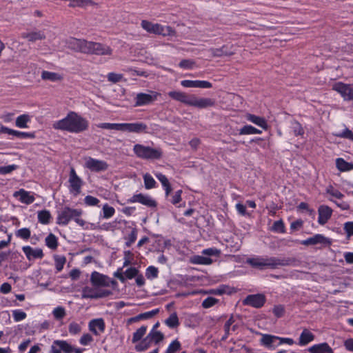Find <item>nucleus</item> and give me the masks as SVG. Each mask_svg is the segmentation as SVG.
Segmentation results:
<instances>
[{"label": "nucleus", "mask_w": 353, "mask_h": 353, "mask_svg": "<svg viewBox=\"0 0 353 353\" xmlns=\"http://www.w3.org/2000/svg\"><path fill=\"white\" fill-rule=\"evenodd\" d=\"M88 121L74 112H70L67 116L56 121L53 128L72 133H81L88 128Z\"/></svg>", "instance_id": "obj_1"}, {"label": "nucleus", "mask_w": 353, "mask_h": 353, "mask_svg": "<svg viewBox=\"0 0 353 353\" xmlns=\"http://www.w3.org/2000/svg\"><path fill=\"white\" fill-rule=\"evenodd\" d=\"M168 95L175 101L201 109L212 107L215 104V101L212 99L197 98L194 94L188 95L181 91H170Z\"/></svg>", "instance_id": "obj_2"}, {"label": "nucleus", "mask_w": 353, "mask_h": 353, "mask_svg": "<svg viewBox=\"0 0 353 353\" xmlns=\"http://www.w3.org/2000/svg\"><path fill=\"white\" fill-rule=\"evenodd\" d=\"M294 259L279 257H256L247 260V263L252 267L264 270L265 268L276 269L279 266H288L292 264Z\"/></svg>", "instance_id": "obj_3"}, {"label": "nucleus", "mask_w": 353, "mask_h": 353, "mask_svg": "<svg viewBox=\"0 0 353 353\" xmlns=\"http://www.w3.org/2000/svg\"><path fill=\"white\" fill-rule=\"evenodd\" d=\"M82 210L64 206L57 212V224L67 225L71 220H74L79 225L83 227L85 222L81 219Z\"/></svg>", "instance_id": "obj_4"}, {"label": "nucleus", "mask_w": 353, "mask_h": 353, "mask_svg": "<svg viewBox=\"0 0 353 353\" xmlns=\"http://www.w3.org/2000/svg\"><path fill=\"white\" fill-rule=\"evenodd\" d=\"M97 127L102 129L115 130L134 133L146 132L148 129L147 125L142 122L123 123H101L98 124Z\"/></svg>", "instance_id": "obj_5"}, {"label": "nucleus", "mask_w": 353, "mask_h": 353, "mask_svg": "<svg viewBox=\"0 0 353 353\" xmlns=\"http://www.w3.org/2000/svg\"><path fill=\"white\" fill-rule=\"evenodd\" d=\"M133 151L138 157L143 159H159L163 154L160 148H153L141 144L134 145Z\"/></svg>", "instance_id": "obj_6"}, {"label": "nucleus", "mask_w": 353, "mask_h": 353, "mask_svg": "<svg viewBox=\"0 0 353 353\" xmlns=\"http://www.w3.org/2000/svg\"><path fill=\"white\" fill-rule=\"evenodd\" d=\"M141 28L146 32L163 36L172 35L174 30L170 26H163L159 23H153L147 20H142Z\"/></svg>", "instance_id": "obj_7"}, {"label": "nucleus", "mask_w": 353, "mask_h": 353, "mask_svg": "<svg viewBox=\"0 0 353 353\" xmlns=\"http://www.w3.org/2000/svg\"><path fill=\"white\" fill-rule=\"evenodd\" d=\"M90 282L95 287H109L110 285L112 286L117 285L115 280L110 279L108 276L97 271H94L91 274Z\"/></svg>", "instance_id": "obj_8"}, {"label": "nucleus", "mask_w": 353, "mask_h": 353, "mask_svg": "<svg viewBox=\"0 0 353 353\" xmlns=\"http://www.w3.org/2000/svg\"><path fill=\"white\" fill-rule=\"evenodd\" d=\"M86 54H92L96 55H110L112 53V48L105 44L89 41Z\"/></svg>", "instance_id": "obj_9"}, {"label": "nucleus", "mask_w": 353, "mask_h": 353, "mask_svg": "<svg viewBox=\"0 0 353 353\" xmlns=\"http://www.w3.org/2000/svg\"><path fill=\"white\" fill-rule=\"evenodd\" d=\"M332 90L339 92L344 100H353V83L346 84L343 82H337L332 85Z\"/></svg>", "instance_id": "obj_10"}, {"label": "nucleus", "mask_w": 353, "mask_h": 353, "mask_svg": "<svg viewBox=\"0 0 353 353\" xmlns=\"http://www.w3.org/2000/svg\"><path fill=\"white\" fill-rule=\"evenodd\" d=\"M68 182L70 183L69 190L71 193L75 195L80 194L83 185L82 179L77 174L73 167L70 168Z\"/></svg>", "instance_id": "obj_11"}, {"label": "nucleus", "mask_w": 353, "mask_h": 353, "mask_svg": "<svg viewBox=\"0 0 353 353\" xmlns=\"http://www.w3.org/2000/svg\"><path fill=\"white\" fill-rule=\"evenodd\" d=\"M85 168L91 172H99L105 171L108 168V164L104 161L96 159L90 157L85 158Z\"/></svg>", "instance_id": "obj_12"}, {"label": "nucleus", "mask_w": 353, "mask_h": 353, "mask_svg": "<svg viewBox=\"0 0 353 353\" xmlns=\"http://www.w3.org/2000/svg\"><path fill=\"white\" fill-rule=\"evenodd\" d=\"M89 41L85 39H79L74 37L69 38L65 43L67 47L77 52L86 54Z\"/></svg>", "instance_id": "obj_13"}, {"label": "nucleus", "mask_w": 353, "mask_h": 353, "mask_svg": "<svg viewBox=\"0 0 353 353\" xmlns=\"http://www.w3.org/2000/svg\"><path fill=\"white\" fill-rule=\"evenodd\" d=\"M301 244L305 246L321 245L323 247H327L331 245L332 241L323 234H316L311 237L301 241Z\"/></svg>", "instance_id": "obj_14"}, {"label": "nucleus", "mask_w": 353, "mask_h": 353, "mask_svg": "<svg viewBox=\"0 0 353 353\" xmlns=\"http://www.w3.org/2000/svg\"><path fill=\"white\" fill-rule=\"evenodd\" d=\"M265 301V296L263 294H250L243 301V304L260 308L264 305Z\"/></svg>", "instance_id": "obj_15"}, {"label": "nucleus", "mask_w": 353, "mask_h": 353, "mask_svg": "<svg viewBox=\"0 0 353 353\" xmlns=\"http://www.w3.org/2000/svg\"><path fill=\"white\" fill-rule=\"evenodd\" d=\"M160 94L156 92H151V94L139 93L135 97V106H142L152 103L157 99Z\"/></svg>", "instance_id": "obj_16"}, {"label": "nucleus", "mask_w": 353, "mask_h": 353, "mask_svg": "<svg viewBox=\"0 0 353 353\" xmlns=\"http://www.w3.org/2000/svg\"><path fill=\"white\" fill-rule=\"evenodd\" d=\"M128 203H140L142 205L150 208L157 206V202L150 196L144 195L141 193L133 195L130 199H128Z\"/></svg>", "instance_id": "obj_17"}, {"label": "nucleus", "mask_w": 353, "mask_h": 353, "mask_svg": "<svg viewBox=\"0 0 353 353\" xmlns=\"http://www.w3.org/2000/svg\"><path fill=\"white\" fill-rule=\"evenodd\" d=\"M123 268H119L117 272L114 273V276L117 278L121 283H125L126 279H132L137 276L139 270L136 268H130L127 269L123 273L122 272Z\"/></svg>", "instance_id": "obj_18"}, {"label": "nucleus", "mask_w": 353, "mask_h": 353, "mask_svg": "<svg viewBox=\"0 0 353 353\" xmlns=\"http://www.w3.org/2000/svg\"><path fill=\"white\" fill-rule=\"evenodd\" d=\"M212 55L214 57H221L223 56H231L234 54V49L232 45H223L219 48H210L209 50Z\"/></svg>", "instance_id": "obj_19"}, {"label": "nucleus", "mask_w": 353, "mask_h": 353, "mask_svg": "<svg viewBox=\"0 0 353 353\" xmlns=\"http://www.w3.org/2000/svg\"><path fill=\"white\" fill-rule=\"evenodd\" d=\"M88 327L90 332L94 335L98 336L105 331V321L102 318L92 319L89 322Z\"/></svg>", "instance_id": "obj_20"}, {"label": "nucleus", "mask_w": 353, "mask_h": 353, "mask_svg": "<svg viewBox=\"0 0 353 353\" xmlns=\"http://www.w3.org/2000/svg\"><path fill=\"white\" fill-rule=\"evenodd\" d=\"M318 212V223L323 225H325L330 219L332 214V210L327 205H322L319 208Z\"/></svg>", "instance_id": "obj_21"}, {"label": "nucleus", "mask_w": 353, "mask_h": 353, "mask_svg": "<svg viewBox=\"0 0 353 353\" xmlns=\"http://www.w3.org/2000/svg\"><path fill=\"white\" fill-rule=\"evenodd\" d=\"M22 250L28 261L36 259H42L44 256L43 250L41 248L33 249L29 245L23 246Z\"/></svg>", "instance_id": "obj_22"}, {"label": "nucleus", "mask_w": 353, "mask_h": 353, "mask_svg": "<svg viewBox=\"0 0 353 353\" xmlns=\"http://www.w3.org/2000/svg\"><path fill=\"white\" fill-rule=\"evenodd\" d=\"M181 85L185 88H210L212 87L210 82L200 80H183L181 81Z\"/></svg>", "instance_id": "obj_23"}, {"label": "nucleus", "mask_w": 353, "mask_h": 353, "mask_svg": "<svg viewBox=\"0 0 353 353\" xmlns=\"http://www.w3.org/2000/svg\"><path fill=\"white\" fill-rule=\"evenodd\" d=\"M0 132L10 135L15 136L19 139H34L35 137L34 132H24L10 129L8 127L2 126Z\"/></svg>", "instance_id": "obj_24"}, {"label": "nucleus", "mask_w": 353, "mask_h": 353, "mask_svg": "<svg viewBox=\"0 0 353 353\" xmlns=\"http://www.w3.org/2000/svg\"><path fill=\"white\" fill-rule=\"evenodd\" d=\"M308 351L311 353H334L332 349L325 342L311 346Z\"/></svg>", "instance_id": "obj_25"}, {"label": "nucleus", "mask_w": 353, "mask_h": 353, "mask_svg": "<svg viewBox=\"0 0 353 353\" xmlns=\"http://www.w3.org/2000/svg\"><path fill=\"white\" fill-rule=\"evenodd\" d=\"M315 336L307 329H303L300 334L298 344L300 346H305L309 343L314 341Z\"/></svg>", "instance_id": "obj_26"}, {"label": "nucleus", "mask_w": 353, "mask_h": 353, "mask_svg": "<svg viewBox=\"0 0 353 353\" xmlns=\"http://www.w3.org/2000/svg\"><path fill=\"white\" fill-rule=\"evenodd\" d=\"M21 37L23 39H27L28 41L35 42L39 40L45 39L46 35L42 31H35L30 32H23L21 33Z\"/></svg>", "instance_id": "obj_27"}, {"label": "nucleus", "mask_w": 353, "mask_h": 353, "mask_svg": "<svg viewBox=\"0 0 353 353\" xmlns=\"http://www.w3.org/2000/svg\"><path fill=\"white\" fill-rule=\"evenodd\" d=\"M14 196H19L20 201L26 204H31L34 201V196L31 195L28 192L23 189H20L19 191L15 192Z\"/></svg>", "instance_id": "obj_28"}, {"label": "nucleus", "mask_w": 353, "mask_h": 353, "mask_svg": "<svg viewBox=\"0 0 353 353\" xmlns=\"http://www.w3.org/2000/svg\"><path fill=\"white\" fill-rule=\"evenodd\" d=\"M246 118L249 121L257 125L264 130H267L268 127L265 119L263 117L252 114H248L246 115Z\"/></svg>", "instance_id": "obj_29"}, {"label": "nucleus", "mask_w": 353, "mask_h": 353, "mask_svg": "<svg viewBox=\"0 0 353 353\" xmlns=\"http://www.w3.org/2000/svg\"><path fill=\"white\" fill-rule=\"evenodd\" d=\"M155 176L157 178V179L161 183L162 186L165 190V196H168L172 191V187L167 176L160 172L156 173Z\"/></svg>", "instance_id": "obj_30"}, {"label": "nucleus", "mask_w": 353, "mask_h": 353, "mask_svg": "<svg viewBox=\"0 0 353 353\" xmlns=\"http://www.w3.org/2000/svg\"><path fill=\"white\" fill-rule=\"evenodd\" d=\"M51 219L52 216L49 210H43L38 212V221L41 224H48Z\"/></svg>", "instance_id": "obj_31"}, {"label": "nucleus", "mask_w": 353, "mask_h": 353, "mask_svg": "<svg viewBox=\"0 0 353 353\" xmlns=\"http://www.w3.org/2000/svg\"><path fill=\"white\" fill-rule=\"evenodd\" d=\"M191 262L194 264L210 265L213 261L208 256L196 255L192 258Z\"/></svg>", "instance_id": "obj_32"}, {"label": "nucleus", "mask_w": 353, "mask_h": 353, "mask_svg": "<svg viewBox=\"0 0 353 353\" xmlns=\"http://www.w3.org/2000/svg\"><path fill=\"white\" fill-rule=\"evenodd\" d=\"M336 168L342 172L350 171L353 169V165L345 161L342 158H338L336 161Z\"/></svg>", "instance_id": "obj_33"}, {"label": "nucleus", "mask_w": 353, "mask_h": 353, "mask_svg": "<svg viewBox=\"0 0 353 353\" xmlns=\"http://www.w3.org/2000/svg\"><path fill=\"white\" fill-rule=\"evenodd\" d=\"M165 323L170 328H176L179 325V321L176 312L172 313L170 316L165 319Z\"/></svg>", "instance_id": "obj_34"}, {"label": "nucleus", "mask_w": 353, "mask_h": 353, "mask_svg": "<svg viewBox=\"0 0 353 353\" xmlns=\"http://www.w3.org/2000/svg\"><path fill=\"white\" fill-rule=\"evenodd\" d=\"M147 336L150 339L151 343L154 342L155 344H158L164 339L163 334L157 330H151Z\"/></svg>", "instance_id": "obj_35"}, {"label": "nucleus", "mask_w": 353, "mask_h": 353, "mask_svg": "<svg viewBox=\"0 0 353 353\" xmlns=\"http://www.w3.org/2000/svg\"><path fill=\"white\" fill-rule=\"evenodd\" d=\"M30 121V117L28 114H23L17 117L15 125L20 128H28L27 123Z\"/></svg>", "instance_id": "obj_36"}, {"label": "nucleus", "mask_w": 353, "mask_h": 353, "mask_svg": "<svg viewBox=\"0 0 353 353\" xmlns=\"http://www.w3.org/2000/svg\"><path fill=\"white\" fill-rule=\"evenodd\" d=\"M41 78L43 80H49L50 81H57L61 79L60 74L56 72L43 70L41 73Z\"/></svg>", "instance_id": "obj_37"}, {"label": "nucleus", "mask_w": 353, "mask_h": 353, "mask_svg": "<svg viewBox=\"0 0 353 353\" xmlns=\"http://www.w3.org/2000/svg\"><path fill=\"white\" fill-rule=\"evenodd\" d=\"M54 344L60 347L61 352L63 351L65 353L73 352L74 347L65 341L56 340L54 341Z\"/></svg>", "instance_id": "obj_38"}, {"label": "nucleus", "mask_w": 353, "mask_h": 353, "mask_svg": "<svg viewBox=\"0 0 353 353\" xmlns=\"http://www.w3.org/2000/svg\"><path fill=\"white\" fill-rule=\"evenodd\" d=\"M262 131L256 129V128L250 125H246L242 127L239 130V134H261Z\"/></svg>", "instance_id": "obj_39"}, {"label": "nucleus", "mask_w": 353, "mask_h": 353, "mask_svg": "<svg viewBox=\"0 0 353 353\" xmlns=\"http://www.w3.org/2000/svg\"><path fill=\"white\" fill-rule=\"evenodd\" d=\"M143 178L145 189L150 190L156 187L157 182L149 173L145 174Z\"/></svg>", "instance_id": "obj_40"}, {"label": "nucleus", "mask_w": 353, "mask_h": 353, "mask_svg": "<svg viewBox=\"0 0 353 353\" xmlns=\"http://www.w3.org/2000/svg\"><path fill=\"white\" fill-rule=\"evenodd\" d=\"M46 245L52 250H56L58 246L57 238L52 233L47 236L45 239Z\"/></svg>", "instance_id": "obj_41"}, {"label": "nucleus", "mask_w": 353, "mask_h": 353, "mask_svg": "<svg viewBox=\"0 0 353 353\" xmlns=\"http://www.w3.org/2000/svg\"><path fill=\"white\" fill-rule=\"evenodd\" d=\"M137 230L135 228H132L131 232L124 239L126 240L125 245L130 248L133 244L137 238Z\"/></svg>", "instance_id": "obj_42"}, {"label": "nucleus", "mask_w": 353, "mask_h": 353, "mask_svg": "<svg viewBox=\"0 0 353 353\" xmlns=\"http://www.w3.org/2000/svg\"><path fill=\"white\" fill-rule=\"evenodd\" d=\"M278 339H279V336H273V335H270V334H263L261 339V342L263 345L270 348V347H271L272 344L276 340H278Z\"/></svg>", "instance_id": "obj_43"}, {"label": "nucleus", "mask_w": 353, "mask_h": 353, "mask_svg": "<svg viewBox=\"0 0 353 353\" xmlns=\"http://www.w3.org/2000/svg\"><path fill=\"white\" fill-rule=\"evenodd\" d=\"M147 330V326L143 325L141 327H139L135 332L133 334L132 342L133 343H135L138 341H139L143 336L145 335Z\"/></svg>", "instance_id": "obj_44"}, {"label": "nucleus", "mask_w": 353, "mask_h": 353, "mask_svg": "<svg viewBox=\"0 0 353 353\" xmlns=\"http://www.w3.org/2000/svg\"><path fill=\"white\" fill-rule=\"evenodd\" d=\"M151 345V341L148 336L144 338L139 344L135 345V350L137 352H143L148 350Z\"/></svg>", "instance_id": "obj_45"}, {"label": "nucleus", "mask_w": 353, "mask_h": 353, "mask_svg": "<svg viewBox=\"0 0 353 353\" xmlns=\"http://www.w3.org/2000/svg\"><path fill=\"white\" fill-rule=\"evenodd\" d=\"M55 268L57 272H61L66 262V258L64 256L54 255V256Z\"/></svg>", "instance_id": "obj_46"}, {"label": "nucleus", "mask_w": 353, "mask_h": 353, "mask_svg": "<svg viewBox=\"0 0 353 353\" xmlns=\"http://www.w3.org/2000/svg\"><path fill=\"white\" fill-rule=\"evenodd\" d=\"M97 290L90 288L85 287L82 290V297L84 299H96Z\"/></svg>", "instance_id": "obj_47"}, {"label": "nucleus", "mask_w": 353, "mask_h": 353, "mask_svg": "<svg viewBox=\"0 0 353 353\" xmlns=\"http://www.w3.org/2000/svg\"><path fill=\"white\" fill-rule=\"evenodd\" d=\"M271 230L279 233H285V228L284 223L282 220L276 221L274 222Z\"/></svg>", "instance_id": "obj_48"}, {"label": "nucleus", "mask_w": 353, "mask_h": 353, "mask_svg": "<svg viewBox=\"0 0 353 353\" xmlns=\"http://www.w3.org/2000/svg\"><path fill=\"white\" fill-rule=\"evenodd\" d=\"M159 270L154 266H149L145 271V276L148 279L152 280L158 277Z\"/></svg>", "instance_id": "obj_49"}, {"label": "nucleus", "mask_w": 353, "mask_h": 353, "mask_svg": "<svg viewBox=\"0 0 353 353\" xmlns=\"http://www.w3.org/2000/svg\"><path fill=\"white\" fill-rule=\"evenodd\" d=\"M234 323V316L232 315L224 325L225 334L222 336L221 340L225 341L230 335V326Z\"/></svg>", "instance_id": "obj_50"}, {"label": "nucleus", "mask_w": 353, "mask_h": 353, "mask_svg": "<svg viewBox=\"0 0 353 353\" xmlns=\"http://www.w3.org/2000/svg\"><path fill=\"white\" fill-rule=\"evenodd\" d=\"M15 234L19 238L27 240L30 237L31 232L29 228H23L18 230Z\"/></svg>", "instance_id": "obj_51"}, {"label": "nucleus", "mask_w": 353, "mask_h": 353, "mask_svg": "<svg viewBox=\"0 0 353 353\" xmlns=\"http://www.w3.org/2000/svg\"><path fill=\"white\" fill-rule=\"evenodd\" d=\"M52 314L57 320H61L66 315L65 310L61 306L57 307L52 311Z\"/></svg>", "instance_id": "obj_52"}, {"label": "nucleus", "mask_w": 353, "mask_h": 353, "mask_svg": "<svg viewBox=\"0 0 353 353\" xmlns=\"http://www.w3.org/2000/svg\"><path fill=\"white\" fill-rule=\"evenodd\" d=\"M115 212V210L113 207L110 206L108 204H105L103 206V217L104 219H109L112 217Z\"/></svg>", "instance_id": "obj_53"}, {"label": "nucleus", "mask_w": 353, "mask_h": 353, "mask_svg": "<svg viewBox=\"0 0 353 353\" xmlns=\"http://www.w3.org/2000/svg\"><path fill=\"white\" fill-rule=\"evenodd\" d=\"M181 349V343L178 340L173 341L168 346L165 353H175Z\"/></svg>", "instance_id": "obj_54"}, {"label": "nucleus", "mask_w": 353, "mask_h": 353, "mask_svg": "<svg viewBox=\"0 0 353 353\" xmlns=\"http://www.w3.org/2000/svg\"><path fill=\"white\" fill-rule=\"evenodd\" d=\"M12 316L16 322H19L25 319L27 316V314L25 312L21 310H15L12 311Z\"/></svg>", "instance_id": "obj_55"}, {"label": "nucleus", "mask_w": 353, "mask_h": 353, "mask_svg": "<svg viewBox=\"0 0 353 353\" xmlns=\"http://www.w3.org/2000/svg\"><path fill=\"white\" fill-rule=\"evenodd\" d=\"M221 252L220 250L216 248H210L205 249L202 251V254L206 256H219Z\"/></svg>", "instance_id": "obj_56"}, {"label": "nucleus", "mask_w": 353, "mask_h": 353, "mask_svg": "<svg viewBox=\"0 0 353 353\" xmlns=\"http://www.w3.org/2000/svg\"><path fill=\"white\" fill-rule=\"evenodd\" d=\"M292 129L295 136L303 135L304 134V130L301 123L296 121L292 123Z\"/></svg>", "instance_id": "obj_57"}, {"label": "nucleus", "mask_w": 353, "mask_h": 353, "mask_svg": "<svg viewBox=\"0 0 353 353\" xmlns=\"http://www.w3.org/2000/svg\"><path fill=\"white\" fill-rule=\"evenodd\" d=\"M218 302V300L214 297L209 296L203 300L202 302V307L204 308H210Z\"/></svg>", "instance_id": "obj_58"}, {"label": "nucleus", "mask_w": 353, "mask_h": 353, "mask_svg": "<svg viewBox=\"0 0 353 353\" xmlns=\"http://www.w3.org/2000/svg\"><path fill=\"white\" fill-rule=\"evenodd\" d=\"M68 330L71 334H77L81 331V327L79 323L72 322L69 325Z\"/></svg>", "instance_id": "obj_59"}, {"label": "nucleus", "mask_w": 353, "mask_h": 353, "mask_svg": "<svg viewBox=\"0 0 353 353\" xmlns=\"http://www.w3.org/2000/svg\"><path fill=\"white\" fill-rule=\"evenodd\" d=\"M107 78L109 81L116 83L119 82L122 79L123 75L121 74L110 72V73H108Z\"/></svg>", "instance_id": "obj_60"}, {"label": "nucleus", "mask_w": 353, "mask_h": 353, "mask_svg": "<svg viewBox=\"0 0 353 353\" xmlns=\"http://www.w3.org/2000/svg\"><path fill=\"white\" fill-rule=\"evenodd\" d=\"M327 193L339 199H341L344 197L343 194H342L339 190L334 189L332 186H330L327 189Z\"/></svg>", "instance_id": "obj_61"}, {"label": "nucleus", "mask_w": 353, "mask_h": 353, "mask_svg": "<svg viewBox=\"0 0 353 353\" xmlns=\"http://www.w3.org/2000/svg\"><path fill=\"white\" fill-rule=\"evenodd\" d=\"M195 64L194 61L190 59H183L179 63V65L181 68L184 69H192Z\"/></svg>", "instance_id": "obj_62"}, {"label": "nucleus", "mask_w": 353, "mask_h": 353, "mask_svg": "<svg viewBox=\"0 0 353 353\" xmlns=\"http://www.w3.org/2000/svg\"><path fill=\"white\" fill-rule=\"evenodd\" d=\"M84 202L87 205L94 206L98 205L99 200L94 196L88 195L85 197Z\"/></svg>", "instance_id": "obj_63"}, {"label": "nucleus", "mask_w": 353, "mask_h": 353, "mask_svg": "<svg viewBox=\"0 0 353 353\" xmlns=\"http://www.w3.org/2000/svg\"><path fill=\"white\" fill-rule=\"evenodd\" d=\"M336 136L341 138L347 139L353 141V132L347 128L342 132L336 134Z\"/></svg>", "instance_id": "obj_64"}]
</instances>
